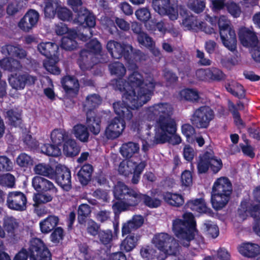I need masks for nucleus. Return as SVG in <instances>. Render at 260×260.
Wrapping results in <instances>:
<instances>
[{
    "label": "nucleus",
    "instance_id": "1",
    "mask_svg": "<svg viewBox=\"0 0 260 260\" xmlns=\"http://www.w3.org/2000/svg\"><path fill=\"white\" fill-rule=\"evenodd\" d=\"M173 106L167 102H160L148 107L145 110L143 119L147 121H155L154 144H161L169 142L177 131V123L172 118Z\"/></svg>",
    "mask_w": 260,
    "mask_h": 260
},
{
    "label": "nucleus",
    "instance_id": "2",
    "mask_svg": "<svg viewBox=\"0 0 260 260\" xmlns=\"http://www.w3.org/2000/svg\"><path fill=\"white\" fill-rule=\"evenodd\" d=\"M113 193L117 200L112 205L115 215L123 211L134 210L143 205L150 208H156L161 204V201L159 199L152 198L147 194L142 193L120 181L114 185Z\"/></svg>",
    "mask_w": 260,
    "mask_h": 260
},
{
    "label": "nucleus",
    "instance_id": "3",
    "mask_svg": "<svg viewBox=\"0 0 260 260\" xmlns=\"http://www.w3.org/2000/svg\"><path fill=\"white\" fill-rule=\"evenodd\" d=\"M196 225L194 217L190 212L184 213L182 219L175 218L173 220L172 231L181 246L188 247L192 242L196 244L192 248L198 250L204 245V238L198 234Z\"/></svg>",
    "mask_w": 260,
    "mask_h": 260
},
{
    "label": "nucleus",
    "instance_id": "4",
    "mask_svg": "<svg viewBox=\"0 0 260 260\" xmlns=\"http://www.w3.org/2000/svg\"><path fill=\"white\" fill-rule=\"evenodd\" d=\"M128 84L131 89H136V96L131 102L132 108H139L150 100L156 83L152 80L144 82L142 74L134 71L128 77Z\"/></svg>",
    "mask_w": 260,
    "mask_h": 260
},
{
    "label": "nucleus",
    "instance_id": "5",
    "mask_svg": "<svg viewBox=\"0 0 260 260\" xmlns=\"http://www.w3.org/2000/svg\"><path fill=\"white\" fill-rule=\"evenodd\" d=\"M144 218L141 215H134L131 219L122 224L121 236L125 238L120 244V250L128 252L132 251L138 245L141 236L137 231L144 223Z\"/></svg>",
    "mask_w": 260,
    "mask_h": 260
},
{
    "label": "nucleus",
    "instance_id": "6",
    "mask_svg": "<svg viewBox=\"0 0 260 260\" xmlns=\"http://www.w3.org/2000/svg\"><path fill=\"white\" fill-rule=\"evenodd\" d=\"M116 90L123 92L122 101H118L113 104L114 111L116 115H119L130 119L133 117V110L138 108H132V104L130 102L134 99L136 96V89H131L128 82L123 80L122 78H118L115 83Z\"/></svg>",
    "mask_w": 260,
    "mask_h": 260
},
{
    "label": "nucleus",
    "instance_id": "7",
    "mask_svg": "<svg viewBox=\"0 0 260 260\" xmlns=\"http://www.w3.org/2000/svg\"><path fill=\"white\" fill-rule=\"evenodd\" d=\"M232 192V184L228 178L221 177L217 178L212 187L211 202L212 207L216 211L222 209L230 201Z\"/></svg>",
    "mask_w": 260,
    "mask_h": 260
},
{
    "label": "nucleus",
    "instance_id": "8",
    "mask_svg": "<svg viewBox=\"0 0 260 260\" xmlns=\"http://www.w3.org/2000/svg\"><path fill=\"white\" fill-rule=\"evenodd\" d=\"M31 183L33 188L38 192L33 197L35 205L36 206L51 202L53 196L57 191L52 182L41 176L34 177Z\"/></svg>",
    "mask_w": 260,
    "mask_h": 260
},
{
    "label": "nucleus",
    "instance_id": "9",
    "mask_svg": "<svg viewBox=\"0 0 260 260\" xmlns=\"http://www.w3.org/2000/svg\"><path fill=\"white\" fill-rule=\"evenodd\" d=\"M101 97L98 94L88 95L83 103V110L86 112V123L90 131L94 135H98L101 130V120L94 111L102 103Z\"/></svg>",
    "mask_w": 260,
    "mask_h": 260
},
{
    "label": "nucleus",
    "instance_id": "10",
    "mask_svg": "<svg viewBox=\"0 0 260 260\" xmlns=\"http://www.w3.org/2000/svg\"><path fill=\"white\" fill-rule=\"evenodd\" d=\"M152 241L159 252L158 260H165L168 255H176L178 252V244L167 233L156 235Z\"/></svg>",
    "mask_w": 260,
    "mask_h": 260
},
{
    "label": "nucleus",
    "instance_id": "11",
    "mask_svg": "<svg viewBox=\"0 0 260 260\" xmlns=\"http://www.w3.org/2000/svg\"><path fill=\"white\" fill-rule=\"evenodd\" d=\"M82 0H68L67 4L77 13L74 23L83 28L89 29L95 25V17L87 9L84 8Z\"/></svg>",
    "mask_w": 260,
    "mask_h": 260
},
{
    "label": "nucleus",
    "instance_id": "12",
    "mask_svg": "<svg viewBox=\"0 0 260 260\" xmlns=\"http://www.w3.org/2000/svg\"><path fill=\"white\" fill-rule=\"evenodd\" d=\"M221 40L224 46L231 51L237 48V37L230 20L225 16H221L218 20Z\"/></svg>",
    "mask_w": 260,
    "mask_h": 260
},
{
    "label": "nucleus",
    "instance_id": "13",
    "mask_svg": "<svg viewBox=\"0 0 260 260\" xmlns=\"http://www.w3.org/2000/svg\"><path fill=\"white\" fill-rule=\"evenodd\" d=\"M222 167L221 159L216 156L212 150H207L199 156V160L197 164L199 174L206 173L209 169L213 174H216L219 172Z\"/></svg>",
    "mask_w": 260,
    "mask_h": 260
},
{
    "label": "nucleus",
    "instance_id": "14",
    "mask_svg": "<svg viewBox=\"0 0 260 260\" xmlns=\"http://www.w3.org/2000/svg\"><path fill=\"white\" fill-rule=\"evenodd\" d=\"M21 228L18 220L13 216H6L3 218V226L0 225V238L7 234L9 240L15 244L21 239Z\"/></svg>",
    "mask_w": 260,
    "mask_h": 260
},
{
    "label": "nucleus",
    "instance_id": "15",
    "mask_svg": "<svg viewBox=\"0 0 260 260\" xmlns=\"http://www.w3.org/2000/svg\"><path fill=\"white\" fill-rule=\"evenodd\" d=\"M215 113L208 106H202L194 110L191 116L190 122L199 129H206L214 119Z\"/></svg>",
    "mask_w": 260,
    "mask_h": 260
},
{
    "label": "nucleus",
    "instance_id": "16",
    "mask_svg": "<svg viewBox=\"0 0 260 260\" xmlns=\"http://www.w3.org/2000/svg\"><path fill=\"white\" fill-rule=\"evenodd\" d=\"M108 52L113 58L123 57L128 63L132 60L133 47L127 44L121 43L114 40L109 41L106 45Z\"/></svg>",
    "mask_w": 260,
    "mask_h": 260
},
{
    "label": "nucleus",
    "instance_id": "17",
    "mask_svg": "<svg viewBox=\"0 0 260 260\" xmlns=\"http://www.w3.org/2000/svg\"><path fill=\"white\" fill-rule=\"evenodd\" d=\"M111 119L105 131V136L108 140H114L118 138L122 133L125 127V120H131L119 115Z\"/></svg>",
    "mask_w": 260,
    "mask_h": 260
},
{
    "label": "nucleus",
    "instance_id": "18",
    "mask_svg": "<svg viewBox=\"0 0 260 260\" xmlns=\"http://www.w3.org/2000/svg\"><path fill=\"white\" fill-rule=\"evenodd\" d=\"M152 6L154 11L161 16H168L171 20L177 19V7L170 0H152Z\"/></svg>",
    "mask_w": 260,
    "mask_h": 260
},
{
    "label": "nucleus",
    "instance_id": "19",
    "mask_svg": "<svg viewBox=\"0 0 260 260\" xmlns=\"http://www.w3.org/2000/svg\"><path fill=\"white\" fill-rule=\"evenodd\" d=\"M71 172L70 170L64 166L58 165L56 167L51 179L64 190L69 191L72 188Z\"/></svg>",
    "mask_w": 260,
    "mask_h": 260
},
{
    "label": "nucleus",
    "instance_id": "20",
    "mask_svg": "<svg viewBox=\"0 0 260 260\" xmlns=\"http://www.w3.org/2000/svg\"><path fill=\"white\" fill-rule=\"evenodd\" d=\"M196 76L199 80L208 82H220L225 78L223 72L215 67L198 69L196 72Z\"/></svg>",
    "mask_w": 260,
    "mask_h": 260
},
{
    "label": "nucleus",
    "instance_id": "21",
    "mask_svg": "<svg viewBox=\"0 0 260 260\" xmlns=\"http://www.w3.org/2000/svg\"><path fill=\"white\" fill-rule=\"evenodd\" d=\"M28 256L30 260L51 256L52 254L44 242L38 238H33L30 241Z\"/></svg>",
    "mask_w": 260,
    "mask_h": 260
},
{
    "label": "nucleus",
    "instance_id": "22",
    "mask_svg": "<svg viewBox=\"0 0 260 260\" xmlns=\"http://www.w3.org/2000/svg\"><path fill=\"white\" fill-rule=\"evenodd\" d=\"M37 80L36 76L31 75L27 72L12 74L9 78L10 85L17 90L23 89L26 85H34Z\"/></svg>",
    "mask_w": 260,
    "mask_h": 260
},
{
    "label": "nucleus",
    "instance_id": "23",
    "mask_svg": "<svg viewBox=\"0 0 260 260\" xmlns=\"http://www.w3.org/2000/svg\"><path fill=\"white\" fill-rule=\"evenodd\" d=\"M99 62V59L85 49H82L80 51L77 60L78 65L83 71L90 70Z\"/></svg>",
    "mask_w": 260,
    "mask_h": 260
},
{
    "label": "nucleus",
    "instance_id": "24",
    "mask_svg": "<svg viewBox=\"0 0 260 260\" xmlns=\"http://www.w3.org/2000/svg\"><path fill=\"white\" fill-rule=\"evenodd\" d=\"M39 18L40 14L37 11L29 9L19 21L18 26L23 31L29 32L36 26Z\"/></svg>",
    "mask_w": 260,
    "mask_h": 260
},
{
    "label": "nucleus",
    "instance_id": "25",
    "mask_svg": "<svg viewBox=\"0 0 260 260\" xmlns=\"http://www.w3.org/2000/svg\"><path fill=\"white\" fill-rule=\"evenodd\" d=\"M7 203L8 207L11 209L23 211L26 208L27 199L26 196L21 191H13L9 193Z\"/></svg>",
    "mask_w": 260,
    "mask_h": 260
},
{
    "label": "nucleus",
    "instance_id": "26",
    "mask_svg": "<svg viewBox=\"0 0 260 260\" xmlns=\"http://www.w3.org/2000/svg\"><path fill=\"white\" fill-rule=\"evenodd\" d=\"M185 207L186 209H190L192 211H196L200 214H205L211 217H213L214 215V213L207 206L205 200L202 198L187 201L185 204Z\"/></svg>",
    "mask_w": 260,
    "mask_h": 260
},
{
    "label": "nucleus",
    "instance_id": "27",
    "mask_svg": "<svg viewBox=\"0 0 260 260\" xmlns=\"http://www.w3.org/2000/svg\"><path fill=\"white\" fill-rule=\"evenodd\" d=\"M61 83L66 93L74 97L77 95L79 90L78 79L73 76L67 75L62 78Z\"/></svg>",
    "mask_w": 260,
    "mask_h": 260
},
{
    "label": "nucleus",
    "instance_id": "28",
    "mask_svg": "<svg viewBox=\"0 0 260 260\" xmlns=\"http://www.w3.org/2000/svg\"><path fill=\"white\" fill-rule=\"evenodd\" d=\"M239 38L241 44L246 47L257 46L258 38L255 32L248 28H242L239 32Z\"/></svg>",
    "mask_w": 260,
    "mask_h": 260
},
{
    "label": "nucleus",
    "instance_id": "29",
    "mask_svg": "<svg viewBox=\"0 0 260 260\" xmlns=\"http://www.w3.org/2000/svg\"><path fill=\"white\" fill-rule=\"evenodd\" d=\"M158 196L162 197L165 203L173 207H180L184 203L183 197L179 193L160 191Z\"/></svg>",
    "mask_w": 260,
    "mask_h": 260
},
{
    "label": "nucleus",
    "instance_id": "30",
    "mask_svg": "<svg viewBox=\"0 0 260 260\" xmlns=\"http://www.w3.org/2000/svg\"><path fill=\"white\" fill-rule=\"evenodd\" d=\"M183 26L188 30H192L195 32H198L200 30L207 32L206 22H199L197 17L193 15H187L182 21Z\"/></svg>",
    "mask_w": 260,
    "mask_h": 260
},
{
    "label": "nucleus",
    "instance_id": "31",
    "mask_svg": "<svg viewBox=\"0 0 260 260\" xmlns=\"http://www.w3.org/2000/svg\"><path fill=\"white\" fill-rule=\"evenodd\" d=\"M140 150L139 145L137 143L128 142L122 144L119 148V152L123 157L126 159H132L136 154H138Z\"/></svg>",
    "mask_w": 260,
    "mask_h": 260
},
{
    "label": "nucleus",
    "instance_id": "32",
    "mask_svg": "<svg viewBox=\"0 0 260 260\" xmlns=\"http://www.w3.org/2000/svg\"><path fill=\"white\" fill-rule=\"evenodd\" d=\"M93 172V166L89 164H85L81 167L77 176L78 181L82 186H86L90 182Z\"/></svg>",
    "mask_w": 260,
    "mask_h": 260
},
{
    "label": "nucleus",
    "instance_id": "33",
    "mask_svg": "<svg viewBox=\"0 0 260 260\" xmlns=\"http://www.w3.org/2000/svg\"><path fill=\"white\" fill-rule=\"evenodd\" d=\"M4 116L11 126L15 127L20 126L22 123V110L18 108H15L8 110Z\"/></svg>",
    "mask_w": 260,
    "mask_h": 260
},
{
    "label": "nucleus",
    "instance_id": "34",
    "mask_svg": "<svg viewBox=\"0 0 260 260\" xmlns=\"http://www.w3.org/2000/svg\"><path fill=\"white\" fill-rule=\"evenodd\" d=\"M59 221V219L58 216L53 215H49L39 223L41 232L43 234L49 233L56 228Z\"/></svg>",
    "mask_w": 260,
    "mask_h": 260
},
{
    "label": "nucleus",
    "instance_id": "35",
    "mask_svg": "<svg viewBox=\"0 0 260 260\" xmlns=\"http://www.w3.org/2000/svg\"><path fill=\"white\" fill-rule=\"evenodd\" d=\"M38 50L40 53L48 58L57 55L58 46L53 42H41L38 45Z\"/></svg>",
    "mask_w": 260,
    "mask_h": 260
},
{
    "label": "nucleus",
    "instance_id": "36",
    "mask_svg": "<svg viewBox=\"0 0 260 260\" xmlns=\"http://www.w3.org/2000/svg\"><path fill=\"white\" fill-rule=\"evenodd\" d=\"M239 252L243 256L253 258L260 254V246L251 243H243L239 248Z\"/></svg>",
    "mask_w": 260,
    "mask_h": 260
},
{
    "label": "nucleus",
    "instance_id": "37",
    "mask_svg": "<svg viewBox=\"0 0 260 260\" xmlns=\"http://www.w3.org/2000/svg\"><path fill=\"white\" fill-rule=\"evenodd\" d=\"M80 150L81 148L76 141L70 137L62 146L63 153L67 157L77 156L80 153Z\"/></svg>",
    "mask_w": 260,
    "mask_h": 260
},
{
    "label": "nucleus",
    "instance_id": "38",
    "mask_svg": "<svg viewBox=\"0 0 260 260\" xmlns=\"http://www.w3.org/2000/svg\"><path fill=\"white\" fill-rule=\"evenodd\" d=\"M70 137L69 133L64 129H54L51 133V140L52 143L56 144L59 147L63 146Z\"/></svg>",
    "mask_w": 260,
    "mask_h": 260
},
{
    "label": "nucleus",
    "instance_id": "39",
    "mask_svg": "<svg viewBox=\"0 0 260 260\" xmlns=\"http://www.w3.org/2000/svg\"><path fill=\"white\" fill-rule=\"evenodd\" d=\"M0 67L5 71L13 72L22 69L20 62L12 57L4 58L0 60Z\"/></svg>",
    "mask_w": 260,
    "mask_h": 260
},
{
    "label": "nucleus",
    "instance_id": "40",
    "mask_svg": "<svg viewBox=\"0 0 260 260\" xmlns=\"http://www.w3.org/2000/svg\"><path fill=\"white\" fill-rule=\"evenodd\" d=\"M3 53H7L11 57H16L19 59H24L26 57V51L19 47L12 45L8 44L2 48Z\"/></svg>",
    "mask_w": 260,
    "mask_h": 260
},
{
    "label": "nucleus",
    "instance_id": "41",
    "mask_svg": "<svg viewBox=\"0 0 260 260\" xmlns=\"http://www.w3.org/2000/svg\"><path fill=\"white\" fill-rule=\"evenodd\" d=\"M60 3L57 1L49 0L45 3L44 15L46 18L53 19L56 14Z\"/></svg>",
    "mask_w": 260,
    "mask_h": 260
},
{
    "label": "nucleus",
    "instance_id": "42",
    "mask_svg": "<svg viewBox=\"0 0 260 260\" xmlns=\"http://www.w3.org/2000/svg\"><path fill=\"white\" fill-rule=\"evenodd\" d=\"M91 210L90 206L87 204L80 205L77 209V220L80 224H85L87 219L90 215Z\"/></svg>",
    "mask_w": 260,
    "mask_h": 260
},
{
    "label": "nucleus",
    "instance_id": "43",
    "mask_svg": "<svg viewBox=\"0 0 260 260\" xmlns=\"http://www.w3.org/2000/svg\"><path fill=\"white\" fill-rule=\"evenodd\" d=\"M34 172L36 174L47 177L52 179L54 171V168L49 164L40 163L34 168Z\"/></svg>",
    "mask_w": 260,
    "mask_h": 260
},
{
    "label": "nucleus",
    "instance_id": "44",
    "mask_svg": "<svg viewBox=\"0 0 260 260\" xmlns=\"http://www.w3.org/2000/svg\"><path fill=\"white\" fill-rule=\"evenodd\" d=\"M140 254L145 260H152L155 258L158 260L159 252L151 245H145L141 247Z\"/></svg>",
    "mask_w": 260,
    "mask_h": 260
},
{
    "label": "nucleus",
    "instance_id": "45",
    "mask_svg": "<svg viewBox=\"0 0 260 260\" xmlns=\"http://www.w3.org/2000/svg\"><path fill=\"white\" fill-rule=\"evenodd\" d=\"M42 153L49 156L57 157L61 153L60 148L56 144L53 143H45L40 147Z\"/></svg>",
    "mask_w": 260,
    "mask_h": 260
},
{
    "label": "nucleus",
    "instance_id": "46",
    "mask_svg": "<svg viewBox=\"0 0 260 260\" xmlns=\"http://www.w3.org/2000/svg\"><path fill=\"white\" fill-rule=\"evenodd\" d=\"M89 127L82 124H78L74 127V134L75 137L80 141L86 142L88 141L89 133L88 130Z\"/></svg>",
    "mask_w": 260,
    "mask_h": 260
},
{
    "label": "nucleus",
    "instance_id": "47",
    "mask_svg": "<svg viewBox=\"0 0 260 260\" xmlns=\"http://www.w3.org/2000/svg\"><path fill=\"white\" fill-rule=\"evenodd\" d=\"M132 159H123L119 164L118 171L119 174L125 177L132 174L134 165L132 164Z\"/></svg>",
    "mask_w": 260,
    "mask_h": 260
},
{
    "label": "nucleus",
    "instance_id": "48",
    "mask_svg": "<svg viewBox=\"0 0 260 260\" xmlns=\"http://www.w3.org/2000/svg\"><path fill=\"white\" fill-rule=\"evenodd\" d=\"M58 61L53 57L47 58L43 61V66L49 73L53 75H59L61 72L60 68L57 66Z\"/></svg>",
    "mask_w": 260,
    "mask_h": 260
},
{
    "label": "nucleus",
    "instance_id": "49",
    "mask_svg": "<svg viewBox=\"0 0 260 260\" xmlns=\"http://www.w3.org/2000/svg\"><path fill=\"white\" fill-rule=\"evenodd\" d=\"M203 227L205 235L208 237L215 239L219 235V232L218 226L211 221H206L204 223Z\"/></svg>",
    "mask_w": 260,
    "mask_h": 260
},
{
    "label": "nucleus",
    "instance_id": "50",
    "mask_svg": "<svg viewBox=\"0 0 260 260\" xmlns=\"http://www.w3.org/2000/svg\"><path fill=\"white\" fill-rule=\"evenodd\" d=\"M109 68L112 75L116 76L118 78H122L126 73V68L123 63L115 61L109 65Z\"/></svg>",
    "mask_w": 260,
    "mask_h": 260
},
{
    "label": "nucleus",
    "instance_id": "51",
    "mask_svg": "<svg viewBox=\"0 0 260 260\" xmlns=\"http://www.w3.org/2000/svg\"><path fill=\"white\" fill-rule=\"evenodd\" d=\"M206 5V0H188L187 6L192 11L197 14L202 13Z\"/></svg>",
    "mask_w": 260,
    "mask_h": 260
},
{
    "label": "nucleus",
    "instance_id": "52",
    "mask_svg": "<svg viewBox=\"0 0 260 260\" xmlns=\"http://www.w3.org/2000/svg\"><path fill=\"white\" fill-rule=\"evenodd\" d=\"M182 134L186 137V141L189 143H192L194 141V136L196 134V129L194 126L189 123H184L181 126Z\"/></svg>",
    "mask_w": 260,
    "mask_h": 260
},
{
    "label": "nucleus",
    "instance_id": "53",
    "mask_svg": "<svg viewBox=\"0 0 260 260\" xmlns=\"http://www.w3.org/2000/svg\"><path fill=\"white\" fill-rule=\"evenodd\" d=\"M180 95L188 101L193 103L198 102L200 96L197 90L194 89L186 88L181 91Z\"/></svg>",
    "mask_w": 260,
    "mask_h": 260
},
{
    "label": "nucleus",
    "instance_id": "54",
    "mask_svg": "<svg viewBox=\"0 0 260 260\" xmlns=\"http://www.w3.org/2000/svg\"><path fill=\"white\" fill-rule=\"evenodd\" d=\"M56 16L59 20L63 21H70L72 20L73 13L70 9L62 6L60 4Z\"/></svg>",
    "mask_w": 260,
    "mask_h": 260
},
{
    "label": "nucleus",
    "instance_id": "55",
    "mask_svg": "<svg viewBox=\"0 0 260 260\" xmlns=\"http://www.w3.org/2000/svg\"><path fill=\"white\" fill-rule=\"evenodd\" d=\"M86 47L89 52L92 53L94 56L100 55L102 52V47L100 42L96 39H92L88 42Z\"/></svg>",
    "mask_w": 260,
    "mask_h": 260
},
{
    "label": "nucleus",
    "instance_id": "56",
    "mask_svg": "<svg viewBox=\"0 0 260 260\" xmlns=\"http://www.w3.org/2000/svg\"><path fill=\"white\" fill-rule=\"evenodd\" d=\"M163 74L167 86L175 84L178 80V77L171 70L167 68L163 70Z\"/></svg>",
    "mask_w": 260,
    "mask_h": 260
},
{
    "label": "nucleus",
    "instance_id": "57",
    "mask_svg": "<svg viewBox=\"0 0 260 260\" xmlns=\"http://www.w3.org/2000/svg\"><path fill=\"white\" fill-rule=\"evenodd\" d=\"M77 43L75 39L68 37H63L61 41V47L67 51H72L76 48Z\"/></svg>",
    "mask_w": 260,
    "mask_h": 260
},
{
    "label": "nucleus",
    "instance_id": "58",
    "mask_svg": "<svg viewBox=\"0 0 260 260\" xmlns=\"http://www.w3.org/2000/svg\"><path fill=\"white\" fill-rule=\"evenodd\" d=\"M100 225L93 219H90L86 221L87 233L92 236H95L100 233Z\"/></svg>",
    "mask_w": 260,
    "mask_h": 260
},
{
    "label": "nucleus",
    "instance_id": "59",
    "mask_svg": "<svg viewBox=\"0 0 260 260\" xmlns=\"http://www.w3.org/2000/svg\"><path fill=\"white\" fill-rule=\"evenodd\" d=\"M226 10L234 18L239 17L241 13L240 6L233 1L226 2Z\"/></svg>",
    "mask_w": 260,
    "mask_h": 260
},
{
    "label": "nucleus",
    "instance_id": "60",
    "mask_svg": "<svg viewBox=\"0 0 260 260\" xmlns=\"http://www.w3.org/2000/svg\"><path fill=\"white\" fill-rule=\"evenodd\" d=\"M31 157L25 153H20L16 158L17 164L21 167H28L32 165Z\"/></svg>",
    "mask_w": 260,
    "mask_h": 260
},
{
    "label": "nucleus",
    "instance_id": "61",
    "mask_svg": "<svg viewBox=\"0 0 260 260\" xmlns=\"http://www.w3.org/2000/svg\"><path fill=\"white\" fill-rule=\"evenodd\" d=\"M137 41L140 44L146 47H152L154 43L150 37L144 31L137 36Z\"/></svg>",
    "mask_w": 260,
    "mask_h": 260
},
{
    "label": "nucleus",
    "instance_id": "62",
    "mask_svg": "<svg viewBox=\"0 0 260 260\" xmlns=\"http://www.w3.org/2000/svg\"><path fill=\"white\" fill-rule=\"evenodd\" d=\"M15 183V178L10 173H7L0 177V183L3 186L12 188L14 186Z\"/></svg>",
    "mask_w": 260,
    "mask_h": 260
},
{
    "label": "nucleus",
    "instance_id": "63",
    "mask_svg": "<svg viewBox=\"0 0 260 260\" xmlns=\"http://www.w3.org/2000/svg\"><path fill=\"white\" fill-rule=\"evenodd\" d=\"M137 18L143 22H146L151 18V14L149 10L147 8H142L137 10L135 12Z\"/></svg>",
    "mask_w": 260,
    "mask_h": 260
},
{
    "label": "nucleus",
    "instance_id": "64",
    "mask_svg": "<svg viewBox=\"0 0 260 260\" xmlns=\"http://www.w3.org/2000/svg\"><path fill=\"white\" fill-rule=\"evenodd\" d=\"M52 231L50 235L51 241L55 244H58L64 237L63 229L60 226L56 227Z\"/></svg>",
    "mask_w": 260,
    "mask_h": 260
}]
</instances>
